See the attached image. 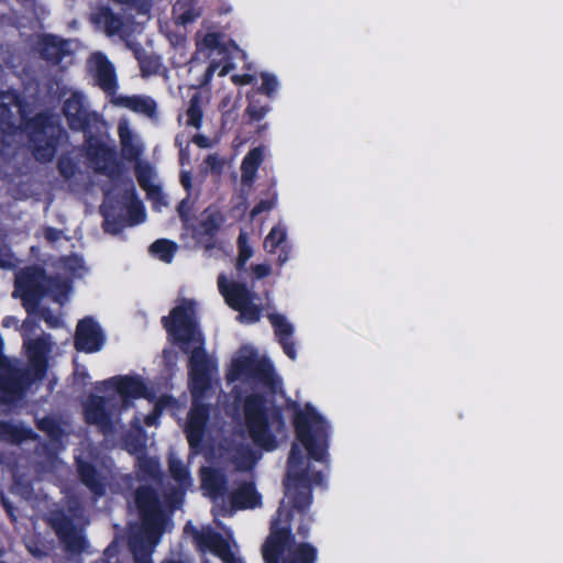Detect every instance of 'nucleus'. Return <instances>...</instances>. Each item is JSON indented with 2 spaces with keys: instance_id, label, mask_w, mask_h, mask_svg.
<instances>
[{
  "instance_id": "1",
  "label": "nucleus",
  "mask_w": 563,
  "mask_h": 563,
  "mask_svg": "<svg viewBox=\"0 0 563 563\" xmlns=\"http://www.w3.org/2000/svg\"><path fill=\"white\" fill-rule=\"evenodd\" d=\"M195 312V301L183 299L168 316L162 318V324L173 342L179 344L184 353H190L188 385L191 397H206L211 388L212 372L217 369V364L206 352Z\"/></svg>"
},
{
  "instance_id": "2",
  "label": "nucleus",
  "mask_w": 563,
  "mask_h": 563,
  "mask_svg": "<svg viewBox=\"0 0 563 563\" xmlns=\"http://www.w3.org/2000/svg\"><path fill=\"white\" fill-rule=\"evenodd\" d=\"M235 404H241L244 426L252 442L267 451L276 448V437L272 426L285 424L280 406L269 400L264 393L253 391L244 397L236 396Z\"/></svg>"
},
{
  "instance_id": "3",
  "label": "nucleus",
  "mask_w": 563,
  "mask_h": 563,
  "mask_svg": "<svg viewBox=\"0 0 563 563\" xmlns=\"http://www.w3.org/2000/svg\"><path fill=\"white\" fill-rule=\"evenodd\" d=\"M264 563H317L318 549L310 542L296 543L289 522H272L271 532L261 547Z\"/></svg>"
},
{
  "instance_id": "4",
  "label": "nucleus",
  "mask_w": 563,
  "mask_h": 563,
  "mask_svg": "<svg viewBox=\"0 0 563 563\" xmlns=\"http://www.w3.org/2000/svg\"><path fill=\"white\" fill-rule=\"evenodd\" d=\"M68 290L66 282L58 276H49L41 265H29L15 274L13 297H20L29 316H33L41 301L49 294H64Z\"/></svg>"
},
{
  "instance_id": "5",
  "label": "nucleus",
  "mask_w": 563,
  "mask_h": 563,
  "mask_svg": "<svg viewBox=\"0 0 563 563\" xmlns=\"http://www.w3.org/2000/svg\"><path fill=\"white\" fill-rule=\"evenodd\" d=\"M292 424L296 439L303 445L308 456L316 462H325L328 459L330 424L311 405L303 409L295 401Z\"/></svg>"
},
{
  "instance_id": "6",
  "label": "nucleus",
  "mask_w": 563,
  "mask_h": 563,
  "mask_svg": "<svg viewBox=\"0 0 563 563\" xmlns=\"http://www.w3.org/2000/svg\"><path fill=\"white\" fill-rule=\"evenodd\" d=\"M24 131L34 158L40 163L53 162L66 135L60 121L51 111L43 110L24 121Z\"/></svg>"
},
{
  "instance_id": "7",
  "label": "nucleus",
  "mask_w": 563,
  "mask_h": 563,
  "mask_svg": "<svg viewBox=\"0 0 563 563\" xmlns=\"http://www.w3.org/2000/svg\"><path fill=\"white\" fill-rule=\"evenodd\" d=\"M29 365L27 367L11 366V376L4 377L3 383L16 386L21 397L32 387L33 384L42 382L48 369V354L51 352V336L44 334L35 339L24 341Z\"/></svg>"
},
{
  "instance_id": "8",
  "label": "nucleus",
  "mask_w": 563,
  "mask_h": 563,
  "mask_svg": "<svg viewBox=\"0 0 563 563\" xmlns=\"http://www.w3.org/2000/svg\"><path fill=\"white\" fill-rule=\"evenodd\" d=\"M134 504L143 532L154 543L159 542L165 531V516L158 490L151 485H140L134 492Z\"/></svg>"
},
{
  "instance_id": "9",
  "label": "nucleus",
  "mask_w": 563,
  "mask_h": 563,
  "mask_svg": "<svg viewBox=\"0 0 563 563\" xmlns=\"http://www.w3.org/2000/svg\"><path fill=\"white\" fill-rule=\"evenodd\" d=\"M307 470H301L300 472H296L286 476L284 481L285 496L288 498L290 508H287L285 500H282L271 522L278 518L280 519V525H285L287 520L289 522V528H291L294 511H297L298 514L309 512L310 505L312 503V489L311 486L307 483ZM271 527L272 523H269V528ZM290 530L291 533L296 537V534L292 532V529Z\"/></svg>"
},
{
  "instance_id": "10",
  "label": "nucleus",
  "mask_w": 563,
  "mask_h": 563,
  "mask_svg": "<svg viewBox=\"0 0 563 563\" xmlns=\"http://www.w3.org/2000/svg\"><path fill=\"white\" fill-rule=\"evenodd\" d=\"M185 532L191 533L196 549L201 554L210 552L218 556L222 563H245L242 558L232 552L229 540L212 528L207 527L199 530L188 522L185 526Z\"/></svg>"
},
{
  "instance_id": "11",
  "label": "nucleus",
  "mask_w": 563,
  "mask_h": 563,
  "mask_svg": "<svg viewBox=\"0 0 563 563\" xmlns=\"http://www.w3.org/2000/svg\"><path fill=\"white\" fill-rule=\"evenodd\" d=\"M242 377L253 378L262 383L273 394L276 393L278 387L272 364L267 361H257L253 356H241L233 360L227 379L228 382H235Z\"/></svg>"
},
{
  "instance_id": "12",
  "label": "nucleus",
  "mask_w": 563,
  "mask_h": 563,
  "mask_svg": "<svg viewBox=\"0 0 563 563\" xmlns=\"http://www.w3.org/2000/svg\"><path fill=\"white\" fill-rule=\"evenodd\" d=\"M62 112L67 121L68 128L74 132L88 134L90 130H98V124L102 123L101 117L90 111L86 104L85 96L81 91H73L65 99Z\"/></svg>"
},
{
  "instance_id": "13",
  "label": "nucleus",
  "mask_w": 563,
  "mask_h": 563,
  "mask_svg": "<svg viewBox=\"0 0 563 563\" xmlns=\"http://www.w3.org/2000/svg\"><path fill=\"white\" fill-rule=\"evenodd\" d=\"M47 522L67 553L81 554L86 551L88 542L85 536L77 530L70 515L60 509L55 510L51 514Z\"/></svg>"
},
{
  "instance_id": "14",
  "label": "nucleus",
  "mask_w": 563,
  "mask_h": 563,
  "mask_svg": "<svg viewBox=\"0 0 563 563\" xmlns=\"http://www.w3.org/2000/svg\"><path fill=\"white\" fill-rule=\"evenodd\" d=\"M205 397H192L185 427L186 438L191 450L202 445L206 428L210 418V406L202 401Z\"/></svg>"
},
{
  "instance_id": "15",
  "label": "nucleus",
  "mask_w": 563,
  "mask_h": 563,
  "mask_svg": "<svg viewBox=\"0 0 563 563\" xmlns=\"http://www.w3.org/2000/svg\"><path fill=\"white\" fill-rule=\"evenodd\" d=\"M106 335L92 317H85L78 321L74 335V346L77 352L96 353L103 347Z\"/></svg>"
},
{
  "instance_id": "16",
  "label": "nucleus",
  "mask_w": 563,
  "mask_h": 563,
  "mask_svg": "<svg viewBox=\"0 0 563 563\" xmlns=\"http://www.w3.org/2000/svg\"><path fill=\"white\" fill-rule=\"evenodd\" d=\"M84 419L87 424L97 426L104 434L113 430L111 413L103 396L91 394L84 404Z\"/></svg>"
},
{
  "instance_id": "17",
  "label": "nucleus",
  "mask_w": 563,
  "mask_h": 563,
  "mask_svg": "<svg viewBox=\"0 0 563 563\" xmlns=\"http://www.w3.org/2000/svg\"><path fill=\"white\" fill-rule=\"evenodd\" d=\"M36 48L41 58L53 66L59 65L66 56L71 54L70 42L51 33L38 37Z\"/></svg>"
},
{
  "instance_id": "18",
  "label": "nucleus",
  "mask_w": 563,
  "mask_h": 563,
  "mask_svg": "<svg viewBox=\"0 0 563 563\" xmlns=\"http://www.w3.org/2000/svg\"><path fill=\"white\" fill-rule=\"evenodd\" d=\"M93 130L85 134L86 154L88 159L97 165V172L110 174L108 165L114 161V151L93 135Z\"/></svg>"
},
{
  "instance_id": "19",
  "label": "nucleus",
  "mask_w": 563,
  "mask_h": 563,
  "mask_svg": "<svg viewBox=\"0 0 563 563\" xmlns=\"http://www.w3.org/2000/svg\"><path fill=\"white\" fill-rule=\"evenodd\" d=\"M218 287L230 308L238 311L241 307L253 300L254 294L244 283H227L224 275L218 277Z\"/></svg>"
},
{
  "instance_id": "20",
  "label": "nucleus",
  "mask_w": 563,
  "mask_h": 563,
  "mask_svg": "<svg viewBox=\"0 0 563 563\" xmlns=\"http://www.w3.org/2000/svg\"><path fill=\"white\" fill-rule=\"evenodd\" d=\"M225 221L224 216L218 209L207 208L203 211L202 220L195 229V236L199 241H206V247L214 246V238Z\"/></svg>"
},
{
  "instance_id": "21",
  "label": "nucleus",
  "mask_w": 563,
  "mask_h": 563,
  "mask_svg": "<svg viewBox=\"0 0 563 563\" xmlns=\"http://www.w3.org/2000/svg\"><path fill=\"white\" fill-rule=\"evenodd\" d=\"M76 467L80 483L86 486L95 497L99 498L106 495V481L93 463L77 459Z\"/></svg>"
},
{
  "instance_id": "22",
  "label": "nucleus",
  "mask_w": 563,
  "mask_h": 563,
  "mask_svg": "<svg viewBox=\"0 0 563 563\" xmlns=\"http://www.w3.org/2000/svg\"><path fill=\"white\" fill-rule=\"evenodd\" d=\"M269 322L274 328L277 342L283 347L284 353L292 361L297 357L296 344L292 339L294 327L287 321L286 317L280 313H271Z\"/></svg>"
},
{
  "instance_id": "23",
  "label": "nucleus",
  "mask_w": 563,
  "mask_h": 563,
  "mask_svg": "<svg viewBox=\"0 0 563 563\" xmlns=\"http://www.w3.org/2000/svg\"><path fill=\"white\" fill-rule=\"evenodd\" d=\"M107 387H113L125 399H139L146 395V385L139 376H114L103 380Z\"/></svg>"
},
{
  "instance_id": "24",
  "label": "nucleus",
  "mask_w": 563,
  "mask_h": 563,
  "mask_svg": "<svg viewBox=\"0 0 563 563\" xmlns=\"http://www.w3.org/2000/svg\"><path fill=\"white\" fill-rule=\"evenodd\" d=\"M95 80L107 96L115 95L118 90L115 69L113 64L102 54H98L96 58Z\"/></svg>"
},
{
  "instance_id": "25",
  "label": "nucleus",
  "mask_w": 563,
  "mask_h": 563,
  "mask_svg": "<svg viewBox=\"0 0 563 563\" xmlns=\"http://www.w3.org/2000/svg\"><path fill=\"white\" fill-rule=\"evenodd\" d=\"M230 503L234 509H253L262 504V496L253 482H243L231 493Z\"/></svg>"
},
{
  "instance_id": "26",
  "label": "nucleus",
  "mask_w": 563,
  "mask_h": 563,
  "mask_svg": "<svg viewBox=\"0 0 563 563\" xmlns=\"http://www.w3.org/2000/svg\"><path fill=\"white\" fill-rule=\"evenodd\" d=\"M91 22L102 27L108 36L119 34L124 26L122 15L113 12L110 7L101 5L91 15Z\"/></svg>"
},
{
  "instance_id": "27",
  "label": "nucleus",
  "mask_w": 563,
  "mask_h": 563,
  "mask_svg": "<svg viewBox=\"0 0 563 563\" xmlns=\"http://www.w3.org/2000/svg\"><path fill=\"white\" fill-rule=\"evenodd\" d=\"M37 433L22 423L0 420V441L11 444H21L27 440H36Z\"/></svg>"
},
{
  "instance_id": "28",
  "label": "nucleus",
  "mask_w": 563,
  "mask_h": 563,
  "mask_svg": "<svg viewBox=\"0 0 563 563\" xmlns=\"http://www.w3.org/2000/svg\"><path fill=\"white\" fill-rule=\"evenodd\" d=\"M113 103L148 118H154L157 114V104L155 100L150 97L121 96L113 100Z\"/></svg>"
},
{
  "instance_id": "29",
  "label": "nucleus",
  "mask_w": 563,
  "mask_h": 563,
  "mask_svg": "<svg viewBox=\"0 0 563 563\" xmlns=\"http://www.w3.org/2000/svg\"><path fill=\"white\" fill-rule=\"evenodd\" d=\"M158 542L152 541L143 534L133 536L130 538L129 548L132 553L134 563H153V551Z\"/></svg>"
},
{
  "instance_id": "30",
  "label": "nucleus",
  "mask_w": 563,
  "mask_h": 563,
  "mask_svg": "<svg viewBox=\"0 0 563 563\" xmlns=\"http://www.w3.org/2000/svg\"><path fill=\"white\" fill-rule=\"evenodd\" d=\"M264 155L261 147H254L244 156L241 164V178L244 185L253 183Z\"/></svg>"
},
{
  "instance_id": "31",
  "label": "nucleus",
  "mask_w": 563,
  "mask_h": 563,
  "mask_svg": "<svg viewBox=\"0 0 563 563\" xmlns=\"http://www.w3.org/2000/svg\"><path fill=\"white\" fill-rule=\"evenodd\" d=\"M202 487L211 496H222L227 490V478L224 474L216 468H205L201 477Z\"/></svg>"
},
{
  "instance_id": "32",
  "label": "nucleus",
  "mask_w": 563,
  "mask_h": 563,
  "mask_svg": "<svg viewBox=\"0 0 563 563\" xmlns=\"http://www.w3.org/2000/svg\"><path fill=\"white\" fill-rule=\"evenodd\" d=\"M134 56L139 63L142 77H150L159 71L162 66L159 56L146 53L141 46L134 48Z\"/></svg>"
},
{
  "instance_id": "33",
  "label": "nucleus",
  "mask_w": 563,
  "mask_h": 563,
  "mask_svg": "<svg viewBox=\"0 0 563 563\" xmlns=\"http://www.w3.org/2000/svg\"><path fill=\"white\" fill-rule=\"evenodd\" d=\"M176 250L177 244L167 239H158L150 246V252L165 263L173 261Z\"/></svg>"
},
{
  "instance_id": "34",
  "label": "nucleus",
  "mask_w": 563,
  "mask_h": 563,
  "mask_svg": "<svg viewBox=\"0 0 563 563\" xmlns=\"http://www.w3.org/2000/svg\"><path fill=\"white\" fill-rule=\"evenodd\" d=\"M9 376H11V367L0 372V402L3 405H11L22 398L16 386L12 387V385L3 383V378Z\"/></svg>"
},
{
  "instance_id": "35",
  "label": "nucleus",
  "mask_w": 563,
  "mask_h": 563,
  "mask_svg": "<svg viewBox=\"0 0 563 563\" xmlns=\"http://www.w3.org/2000/svg\"><path fill=\"white\" fill-rule=\"evenodd\" d=\"M187 124L195 129H200L202 125L203 111L201 107V98L199 93H195L190 100L186 111Z\"/></svg>"
},
{
  "instance_id": "36",
  "label": "nucleus",
  "mask_w": 563,
  "mask_h": 563,
  "mask_svg": "<svg viewBox=\"0 0 563 563\" xmlns=\"http://www.w3.org/2000/svg\"><path fill=\"white\" fill-rule=\"evenodd\" d=\"M238 257L235 263V268L239 272L245 271L247 261L253 256V249L249 244L247 236L245 233L241 232L238 238Z\"/></svg>"
},
{
  "instance_id": "37",
  "label": "nucleus",
  "mask_w": 563,
  "mask_h": 563,
  "mask_svg": "<svg viewBox=\"0 0 563 563\" xmlns=\"http://www.w3.org/2000/svg\"><path fill=\"white\" fill-rule=\"evenodd\" d=\"M36 427L42 432L46 433L52 440H59L64 434L60 423L51 416H45L36 421Z\"/></svg>"
},
{
  "instance_id": "38",
  "label": "nucleus",
  "mask_w": 563,
  "mask_h": 563,
  "mask_svg": "<svg viewBox=\"0 0 563 563\" xmlns=\"http://www.w3.org/2000/svg\"><path fill=\"white\" fill-rule=\"evenodd\" d=\"M139 472L155 482H161L163 473L161 471L159 462L154 457H143L139 462Z\"/></svg>"
},
{
  "instance_id": "39",
  "label": "nucleus",
  "mask_w": 563,
  "mask_h": 563,
  "mask_svg": "<svg viewBox=\"0 0 563 563\" xmlns=\"http://www.w3.org/2000/svg\"><path fill=\"white\" fill-rule=\"evenodd\" d=\"M125 195L134 199V201L128 208V213L132 224L142 223L146 218L145 209L143 203L137 200L136 190L133 185L129 190H125Z\"/></svg>"
},
{
  "instance_id": "40",
  "label": "nucleus",
  "mask_w": 563,
  "mask_h": 563,
  "mask_svg": "<svg viewBox=\"0 0 563 563\" xmlns=\"http://www.w3.org/2000/svg\"><path fill=\"white\" fill-rule=\"evenodd\" d=\"M287 233L284 228L273 227L264 240V249L268 253H275L276 250L286 241Z\"/></svg>"
},
{
  "instance_id": "41",
  "label": "nucleus",
  "mask_w": 563,
  "mask_h": 563,
  "mask_svg": "<svg viewBox=\"0 0 563 563\" xmlns=\"http://www.w3.org/2000/svg\"><path fill=\"white\" fill-rule=\"evenodd\" d=\"M287 468H288L287 475H290L296 472H300L301 470L308 471V467H305L303 454L296 444H292V446L290 449L288 461H287Z\"/></svg>"
},
{
  "instance_id": "42",
  "label": "nucleus",
  "mask_w": 563,
  "mask_h": 563,
  "mask_svg": "<svg viewBox=\"0 0 563 563\" xmlns=\"http://www.w3.org/2000/svg\"><path fill=\"white\" fill-rule=\"evenodd\" d=\"M25 547L29 553L35 559L41 560L49 555L51 548L46 544V541L42 540L40 537L30 539Z\"/></svg>"
},
{
  "instance_id": "43",
  "label": "nucleus",
  "mask_w": 563,
  "mask_h": 563,
  "mask_svg": "<svg viewBox=\"0 0 563 563\" xmlns=\"http://www.w3.org/2000/svg\"><path fill=\"white\" fill-rule=\"evenodd\" d=\"M57 170L64 179L70 180L76 175L77 164L70 156L63 154L57 159Z\"/></svg>"
},
{
  "instance_id": "44",
  "label": "nucleus",
  "mask_w": 563,
  "mask_h": 563,
  "mask_svg": "<svg viewBox=\"0 0 563 563\" xmlns=\"http://www.w3.org/2000/svg\"><path fill=\"white\" fill-rule=\"evenodd\" d=\"M238 311L240 312L239 320L245 321L247 323H256L262 317L261 307L253 303L252 301L241 307Z\"/></svg>"
},
{
  "instance_id": "45",
  "label": "nucleus",
  "mask_w": 563,
  "mask_h": 563,
  "mask_svg": "<svg viewBox=\"0 0 563 563\" xmlns=\"http://www.w3.org/2000/svg\"><path fill=\"white\" fill-rule=\"evenodd\" d=\"M15 129L12 109L7 103H0V132L9 133Z\"/></svg>"
},
{
  "instance_id": "46",
  "label": "nucleus",
  "mask_w": 563,
  "mask_h": 563,
  "mask_svg": "<svg viewBox=\"0 0 563 563\" xmlns=\"http://www.w3.org/2000/svg\"><path fill=\"white\" fill-rule=\"evenodd\" d=\"M169 473L170 476L177 482V483H185L189 479V471L184 465V463L178 459H170L168 462Z\"/></svg>"
},
{
  "instance_id": "47",
  "label": "nucleus",
  "mask_w": 563,
  "mask_h": 563,
  "mask_svg": "<svg viewBox=\"0 0 563 563\" xmlns=\"http://www.w3.org/2000/svg\"><path fill=\"white\" fill-rule=\"evenodd\" d=\"M268 111L269 107L267 104H262L253 98H250L249 104L245 109V113L251 121H261Z\"/></svg>"
},
{
  "instance_id": "48",
  "label": "nucleus",
  "mask_w": 563,
  "mask_h": 563,
  "mask_svg": "<svg viewBox=\"0 0 563 563\" xmlns=\"http://www.w3.org/2000/svg\"><path fill=\"white\" fill-rule=\"evenodd\" d=\"M261 79L262 85L258 88V91L263 95H266L268 98L274 97L278 88V81L276 76L269 73H262Z\"/></svg>"
},
{
  "instance_id": "49",
  "label": "nucleus",
  "mask_w": 563,
  "mask_h": 563,
  "mask_svg": "<svg viewBox=\"0 0 563 563\" xmlns=\"http://www.w3.org/2000/svg\"><path fill=\"white\" fill-rule=\"evenodd\" d=\"M119 133L121 137L123 155L130 159L137 158L141 155V150L131 142L130 132H126V134H124L122 129L120 128Z\"/></svg>"
},
{
  "instance_id": "50",
  "label": "nucleus",
  "mask_w": 563,
  "mask_h": 563,
  "mask_svg": "<svg viewBox=\"0 0 563 563\" xmlns=\"http://www.w3.org/2000/svg\"><path fill=\"white\" fill-rule=\"evenodd\" d=\"M299 515H300V522H299L298 527L296 528V534L302 540V542H306V540L310 536L313 517L310 512H303V514H299ZM299 543H301V541Z\"/></svg>"
},
{
  "instance_id": "51",
  "label": "nucleus",
  "mask_w": 563,
  "mask_h": 563,
  "mask_svg": "<svg viewBox=\"0 0 563 563\" xmlns=\"http://www.w3.org/2000/svg\"><path fill=\"white\" fill-rule=\"evenodd\" d=\"M34 314H37L41 319H43L47 327L51 329H57L63 324L60 317L56 316L48 307L38 306V310Z\"/></svg>"
},
{
  "instance_id": "52",
  "label": "nucleus",
  "mask_w": 563,
  "mask_h": 563,
  "mask_svg": "<svg viewBox=\"0 0 563 563\" xmlns=\"http://www.w3.org/2000/svg\"><path fill=\"white\" fill-rule=\"evenodd\" d=\"M135 176L140 187L146 191H151L154 186L151 184L152 172L148 166L146 167H136ZM158 190V187H155Z\"/></svg>"
},
{
  "instance_id": "53",
  "label": "nucleus",
  "mask_w": 563,
  "mask_h": 563,
  "mask_svg": "<svg viewBox=\"0 0 563 563\" xmlns=\"http://www.w3.org/2000/svg\"><path fill=\"white\" fill-rule=\"evenodd\" d=\"M192 205L189 198H184L177 206V213L183 223H187L190 219Z\"/></svg>"
},
{
  "instance_id": "54",
  "label": "nucleus",
  "mask_w": 563,
  "mask_h": 563,
  "mask_svg": "<svg viewBox=\"0 0 563 563\" xmlns=\"http://www.w3.org/2000/svg\"><path fill=\"white\" fill-rule=\"evenodd\" d=\"M274 208V201L271 199H261L251 210V218L254 219L263 212L269 211Z\"/></svg>"
},
{
  "instance_id": "55",
  "label": "nucleus",
  "mask_w": 563,
  "mask_h": 563,
  "mask_svg": "<svg viewBox=\"0 0 563 563\" xmlns=\"http://www.w3.org/2000/svg\"><path fill=\"white\" fill-rule=\"evenodd\" d=\"M203 45L213 51L221 46V36L219 33L210 32L207 33L203 37Z\"/></svg>"
},
{
  "instance_id": "56",
  "label": "nucleus",
  "mask_w": 563,
  "mask_h": 563,
  "mask_svg": "<svg viewBox=\"0 0 563 563\" xmlns=\"http://www.w3.org/2000/svg\"><path fill=\"white\" fill-rule=\"evenodd\" d=\"M252 272L256 279H263L271 274V266L268 264H255L252 266Z\"/></svg>"
},
{
  "instance_id": "57",
  "label": "nucleus",
  "mask_w": 563,
  "mask_h": 563,
  "mask_svg": "<svg viewBox=\"0 0 563 563\" xmlns=\"http://www.w3.org/2000/svg\"><path fill=\"white\" fill-rule=\"evenodd\" d=\"M0 503L3 507V509L5 510L8 517L11 519V521H15L16 520V515H15L16 509H15L14 505L4 496H1Z\"/></svg>"
},
{
  "instance_id": "58",
  "label": "nucleus",
  "mask_w": 563,
  "mask_h": 563,
  "mask_svg": "<svg viewBox=\"0 0 563 563\" xmlns=\"http://www.w3.org/2000/svg\"><path fill=\"white\" fill-rule=\"evenodd\" d=\"M60 231L56 228H53V227H47L44 231V236L46 239V241L48 242H56L60 239Z\"/></svg>"
},
{
  "instance_id": "59",
  "label": "nucleus",
  "mask_w": 563,
  "mask_h": 563,
  "mask_svg": "<svg viewBox=\"0 0 563 563\" xmlns=\"http://www.w3.org/2000/svg\"><path fill=\"white\" fill-rule=\"evenodd\" d=\"M4 342L2 336L0 335V372H3L4 368H9L12 366L10 360L3 353Z\"/></svg>"
},
{
  "instance_id": "60",
  "label": "nucleus",
  "mask_w": 563,
  "mask_h": 563,
  "mask_svg": "<svg viewBox=\"0 0 563 563\" xmlns=\"http://www.w3.org/2000/svg\"><path fill=\"white\" fill-rule=\"evenodd\" d=\"M324 482V475L321 471H316L312 473L308 472L307 483L310 485V483L314 485H322Z\"/></svg>"
},
{
  "instance_id": "61",
  "label": "nucleus",
  "mask_w": 563,
  "mask_h": 563,
  "mask_svg": "<svg viewBox=\"0 0 563 563\" xmlns=\"http://www.w3.org/2000/svg\"><path fill=\"white\" fill-rule=\"evenodd\" d=\"M181 186L189 192L192 186V178L190 172L183 170L179 176Z\"/></svg>"
},
{
  "instance_id": "62",
  "label": "nucleus",
  "mask_w": 563,
  "mask_h": 563,
  "mask_svg": "<svg viewBox=\"0 0 563 563\" xmlns=\"http://www.w3.org/2000/svg\"><path fill=\"white\" fill-rule=\"evenodd\" d=\"M232 80L239 85H250L254 80V76L250 74L234 75Z\"/></svg>"
},
{
  "instance_id": "63",
  "label": "nucleus",
  "mask_w": 563,
  "mask_h": 563,
  "mask_svg": "<svg viewBox=\"0 0 563 563\" xmlns=\"http://www.w3.org/2000/svg\"><path fill=\"white\" fill-rule=\"evenodd\" d=\"M19 323V320L13 316H7L2 319L1 325L3 328H11L16 327Z\"/></svg>"
},
{
  "instance_id": "64",
  "label": "nucleus",
  "mask_w": 563,
  "mask_h": 563,
  "mask_svg": "<svg viewBox=\"0 0 563 563\" xmlns=\"http://www.w3.org/2000/svg\"><path fill=\"white\" fill-rule=\"evenodd\" d=\"M179 19L183 24H187L195 20V15L191 10H187L179 16Z\"/></svg>"
}]
</instances>
